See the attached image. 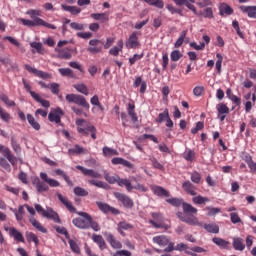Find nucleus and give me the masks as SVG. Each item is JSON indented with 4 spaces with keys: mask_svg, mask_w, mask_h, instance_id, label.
<instances>
[{
    "mask_svg": "<svg viewBox=\"0 0 256 256\" xmlns=\"http://www.w3.org/2000/svg\"><path fill=\"white\" fill-rule=\"evenodd\" d=\"M182 209L183 212L176 213V216L178 217V219H180V221H182L183 223H187V225H199V219L194 216L197 215V208L193 207V205L187 202H182Z\"/></svg>",
    "mask_w": 256,
    "mask_h": 256,
    "instance_id": "nucleus-1",
    "label": "nucleus"
},
{
    "mask_svg": "<svg viewBox=\"0 0 256 256\" xmlns=\"http://www.w3.org/2000/svg\"><path fill=\"white\" fill-rule=\"evenodd\" d=\"M104 179L110 185H115V183H117L119 187H125L128 193H131V189H133V184H131V180L127 178H120L118 175L111 176L107 171H104Z\"/></svg>",
    "mask_w": 256,
    "mask_h": 256,
    "instance_id": "nucleus-2",
    "label": "nucleus"
},
{
    "mask_svg": "<svg viewBox=\"0 0 256 256\" xmlns=\"http://www.w3.org/2000/svg\"><path fill=\"white\" fill-rule=\"evenodd\" d=\"M77 131L84 137H89V133L92 139H97V128L91 124H85V119L76 120Z\"/></svg>",
    "mask_w": 256,
    "mask_h": 256,
    "instance_id": "nucleus-3",
    "label": "nucleus"
},
{
    "mask_svg": "<svg viewBox=\"0 0 256 256\" xmlns=\"http://www.w3.org/2000/svg\"><path fill=\"white\" fill-rule=\"evenodd\" d=\"M20 21L25 27H46L47 29H57V26L46 22L41 18H34V20H27L25 18H21Z\"/></svg>",
    "mask_w": 256,
    "mask_h": 256,
    "instance_id": "nucleus-4",
    "label": "nucleus"
},
{
    "mask_svg": "<svg viewBox=\"0 0 256 256\" xmlns=\"http://www.w3.org/2000/svg\"><path fill=\"white\" fill-rule=\"evenodd\" d=\"M0 153L3 155V157H5V159H7L12 167H15V165H17V161H19V158L13 155V152H11V149H9V147L0 144Z\"/></svg>",
    "mask_w": 256,
    "mask_h": 256,
    "instance_id": "nucleus-5",
    "label": "nucleus"
},
{
    "mask_svg": "<svg viewBox=\"0 0 256 256\" xmlns=\"http://www.w3.org/2000/svg\"><path fill=\"white\" fill-rule=\"evenodd\" d=\"M90 47L87 48V51L89 53H92V55H97V53H103V45L104 42L99 39H92L89 41Z\"/></svg>",
    "mask_w": 256,
    "mask_h": 256,
    "instance_id": "nucleus-6",
    "label": "nucleus"
},
{
    "mask_svg": "<svg viewBox=\"0 0 256 256\" xmlns=\"http://www.w3.org/2000/svg\"><path fill=\"white\" fill-rule=\"evenodd\" d=\"M113 195L124 207H126V209H131L133 207V200L127 194L114 192Z\"/></svg>",
    "mask_w": 256,
    "mask_h": 256,
    "instance_id": "nucleus-7",
    "label": "nucleus"
},
{
    "mask_svg": "<svg viewBox=\"0 0 256 256\" xmlns=\"http://www.w3.org/2000/svg\"><path fill=\"white\" fill-rule=\"evenodd\" d=\"M63 115H65V112H63L62 109L58 107L51 110L48 115V119L49 121H51V123H56L59 125V123H61V117H63Z\"/></svg>",
    "mask_w": 256,
    "mask_h": 256,
    "instance_id": "nucleus-8",
    "label": "nucleus"
},
{
    "mask_svg": "<svg viewBox=\"0 0 256 256\" xmlns=\"http://www.w3.org/2000/svg\"><path fill=\"white\" fill-rule=\"evenodd\" d=\"M96 205L102 213H111L112 215H119V209L111 207V205L103 202H96Z\"/></svg>",
    "mask_w": 256,
    "mask_h": 256,
    "instance_id": "nucleus-9",
    "label": "nucleus"
},
{
    "mask_svg": "<svg viewBox=\"0 0 256 256\" xmlns=\"http://www.w3.org/2000/svg\"><path fill=\"white\" fill-rule=\"evenodd\" d=\"M76 169H78V171H81V173H83V175H85L86 177H92V179H101L103 177L101 174H99V172L93 169H87L81 165H77Z\"/></svg>",
    "mask_w": 256,
    "mask_h": 256,
    "instance_id": "nucleus-10",
    "label": "nucleus"
},
{
    "mask_svg": "<svg viewBox=\"0 0 256 256\" xmlns=\"http://www.w3.org/2000/svg\"><path fill=\"white\" fill-rule=\"evenodd\" d=\"M24 68L26 69V71H28L29 73H33L36 75V77H40V79H51V74L47 73V72H43L41 70H38L37 68H33L31 67V65L29 64H25Z\"/></svg>",
    "mask_w": 256,
    "mask_h": 256,
    "instance_id": "nucleus-11",
    "label": "nucleus"
},
{
    "mask_svg": "<svg viewBox=\"0 0 256 256\" xmlns=\"http://www.w3.org/2000/svg\"><path fill=\"white\" fill-rule=\"evenodd\" d=\"M78 215L80 217H83L86 221H88L89 227L93 229V231H101V227L99 226V223L95 222L91 215L87 212H78Z\"/></svg>",
    "mask_w": 256,
    "mask_h": 256,
    "instance_id": "nucleus-12",
    "label": "nucleus"
},
{
    "mask_svg": "<svg viewBox=\"0 0 256 256\" xmlns=\"http://www.w3.org/2000/svg\"><path fill=\"white\" fill-rule=\"evenodd\" d=\"M43 217L61 225V218L59 217V214L52 208H47L46 212H43Z\"/></svg>",
    "mask_w": 256,
    "mask_h": 256,
    "instance_id": "nucleus-13",
    "label": "nucleus"
},
{
    "mask_svg": "<svg viewBox=\"0 0 256 256\" xmlns=\"http://www.w3.org/2000/svg\"><path fill=\"white\" fill-rule=\"evenodd\" d=\"M182 189L187 193V195H191L192 197L197 196V187L189 180L182 183Z\"/></svg>",
    "mask_w": 256,
    "mask_h": 256,
    "instance_id": "nucleus-14",
    "label": "nucleus"
},
{
    "mask_svg": "<svg viewBox=\"0 0 256 256\" xmlns=\"http://www.w3.org/2000/svg\"><path fill=\"white\" fill-rule=\"evenodd\" d=\"M139 32H132L131 35L129 36L128 42L126 44L129 49H137V47L141 46V43H139Z\"/></svg>",
    "mask_w": 256,
    "mask_h": 256,
    "instance_id": "nucleus-15",
    "label": "nucleus"
},
{
    "mask_svg": "<svg viewBox=\"0 0 256 256\" xmlns=\"http://www.w3.org/2000/svg\"><path fill=\"white\" fill-rule=\"evenodd\" d=\"M57 197H58L59 201L66 207V209H68V211L70 213H77V208H75V206H73V203L71 201H69V199L67 197H64L61 194H57Z\"/></svg>",
    "mask_w": 256,
    "mask_h": 256,
    "instance_id": "nucleus-16",
    "label": "nucleus"
},
{
    "mask_svg": "<svg viewBox=\"0 0 256 256\" xmlns=\"http://www.w3.org/2000/svg\"><path fill=\"white\" fill-rule=\"evenodd\" d=\"M105 237H106V241H108L110 243V246L112 247V249H122L123 248V244L121 243V241L115 239V236L113 234L106 233Z\"/></svg>",
    "mask_w": 256,
    "mask_h": 256,
    "instance_id": "nucleus-17",
    "label": "nucleus"
},
{
    "mask_svg": "<svg viewBox=\"0 0 256 256\" xmlns=\"http://www.w3.org/2000/svg\"><path fill=\"white\" fill-rule=\"evenodd\" d=\"M5 231H9L10 237H14L15 241L25 243V238L23 237V234L19 232V230H17L15 227L5 228Z\"/></svg>",
    "mask_w": 256,
    "mask_h": 256,
    "instance_id": "nucleus-18",
    "label": "nucleus"
},
{
    "mask_svg": "<svg viewBox=\"0 0 256 256\" xmlns=\"http://www.w3.org/2000/svg\"><path fill=\"white\" fill-rule=\"evenodd\" d=\"M216 109L218 111V119L225 121V118L229 115V108L225 104L220 103L217 104Z\"/></svg>",
    "mask_w": 256,
    "mask_h": 256,
    "instance_id": "nucleus-19",
    "label": "nucleus"
},
{
    "mask_svg": "<svg viewBox=\"0 0 256 256\" xmlns=\"http://www.w3.org/2000/svg\"><path fill=\"white\" fill-rule=\"evenodd\" d=\"M234 13V10L231 6H229V4L223 2V3H220V6H219V15L221 17H225V15L229 16V15H233Z\"/></svg>",
    "mask_w": 256,
    "mask_h": 256,
    "instance_id": "nucleus-20",
    "label": "nucleus"
},
{
    "mask_svg": "<svg viewBox=\"0 0 256 256\" xmlns=\"http://www.w3.org/2000/svg\"><path fill=\"white\" fill-rule=\"evenodd\" d=\"M242 13H246L250 19H256V6H239Z\"/></svg>",
    "mask_w": 256,
    "mask_h": 256,
    "instance_id": "nucleus-21",
    "label": "nucleus"
},
{
    "mask_svg": "<svg viewBox=\"0 0 256 256\" xmlns=\"http://www.w3.org/2000/svg\"><path fill=\"white\" fill-rule=\"evenodd\" d=\"M66 100L68 103H76V105H81L82 107L89 109V103H87V100H85L84 97H66Z\"/></svg>",
    "mask_w": 256,
    "mask_h": 256,
    "instance_id": "nucleus-22",
    "label": "nucleus"
},
{
    "mask_svg": "<svg viewBox=\"0 0 256 256\" xmlns=\"http://www.w3.org/2000/svg\"><path fill=\"white\" fill-rule=\"evenodd\" d=\"M151 191L154 193V195H157V197H169V191H167L165 188L161 186H151Z\"/></svg>",
    "mask_w": 256,
    "mask_h": 256,
    "instance_id": "nucleus-23",
    "label": "nucleus"
},
{
    "mask_svg": "<svg viewBox=\"0 0 256 256\" xmlns=\"http://www.w3.org/2000/svg\"><path fill=\"white\" fill-rule=\"evenodd\" d=\"M232 246L235 251H245V242L241 237H234Z\"/></svg>",
    "mask_w": 256,
    "mask_h": 256,
    "instance_id": "nucleus-24",
    "label": "nucleus"
},
{
    "mask_svg": "<svg viewBox=\"0 0 256 256\" xmlns=\"http://www.w3.org/2000/svg\"><path fill=\"white\" fill-rule=\"evenodd\" d=\"M111 163L112 165H123V167H127L128 169H133V163L120 157L113 158L111 160Z\"/></svg>",
    "mask_w": 256,
    "mask_h": 256,
    "instance_id": "nucleus-25",
    "label": "nucleus"
},
{
    "mask_svg": "<svg viewBox=\"0 0 256 256\" xmlns=\"http://www.w3.org/2000/svg\"><path fill=\"white\" fill-rule=\"evenodd\" d=\"M72 223L78 229H89V221L84 220L83 218H74Z\"/></svg>",
    "mask_w": 256,
    "mask_h": 256,
    "instance_id": "nucleus-26",
    "label": "nucleus"
},
{
    "mask_svg": "<svg viewBox=\"0 0 256 256\" xmlns=\"http://www.w3.org/2000/svg\"><path fill=\"white\" fill-rule=\"evenodd\" d=\"M39 85H41V87H44L45 89H50L51 93H53V95H59V84L58 83H50V84H45V82L40 81Z\"/></svg>",
    "mask_w": 256,
    "mask_h": 256,
    "instance_id": "nucleus-27",
    "label": "nucleus"
},
{
    "mask_svg": "<svg viewBox=\"0 0 256 256\" xmlns=\"http://www.w3.org/2000/svg\"><path fill=\"white\" fill-rule=\"evenodd\" d=\"M129 229H133V226L131 223H128L127 221H121L118 223V233H120L122 237H125L124 231H129Z\"/></svg>",
    "mask_w": 256,
    "mask_h": 256,
    "instance_id": "nucleus-28",
    "label": "nucleus"
},
{
    "mask_svg": "<svg viewBox=\"0 0 256 256\" xmlns=\"http://www.w3.org/2000/svg\"><path fill=\"white\" fill-rule=\"evenodd\" d=\"M33 184L35 185L38 193H44L45 191H49V186H47V184H45V182H42L39 178H35Z\"/></svg>",
    "mask_w": 256,
    "mask_h": 256,
    "instance_id": "nucleus-29",
    "label": "nucleus"
},
{
    "mask_svg": "<svg viewBox=\"0 0 256 256\" xmlns=\"http://www.w3.org/2000/svg\"><path fill=\"white\" fill-rule=\"evenodd\" d=\"M92 241L96 243L99 246V249L103 251V249H107V243H105V239H103V236L94 234L92 235Z\"/></svg>",
    "mask_w": 256,
    "mask_h": 256,
    "instance_id": "nucleus-30",
    "label": "nucleus"
},
{
    "mask_svg": "<svg viewBox=\"0 0 256 256\" xmlns=\"http://www.w3.org/2000/svg\"><path fill=\"white\" fill-rule=\"evenodd\" d=\"M153 241L160 247H167V245H169V238H167L165 235L156 236L153 238Z\"/></svg>",
    "mask_w": 256,
    "mask_h": 256,
    "instance_id": "nucleus-31",
    "label": "nucleus"
},
{
    "mask_svg": "<svg viewBox=\"0 0 256 256\" xmlns=\"http://www.w3.org/2000/svg\"><path fill=\"white\" fill-rule=\"evenodd\" d=\"M73 55L71 54V48H64L58 50V59H71Z\"/></svg>",
    "mask_w": 256,
    "mask_h": 256,
    "instance_id": "nucleus-32",
    "label": "nucleus"
},
{
    "mask_svg": "<svg viewBox=\"0 0 256 256\" xmlns=\"http://www.w3.org/2000/svg\"><path fill=\"white\" fill-rule=\"evenodd\" d=\"M29 221L37 231H40V233H47V228H44L41 222L37 221L35 217H31Z\"/></svg>",
    "mask_w": 256,
    "mask_h": 256,
    "instance_id": "nucleus-33",
    "label": "nucleus"
},
{
    "mask_svg": "<svg viewBox=\"0 0 256 256\" xmlns=\"http://www.w3.org/2000/svg\"><path fill=\"white\" fill-rule=\"evenodd\" d=\"M90 17L95 21H101V23H107L109 21V16L106 13H92Z\"/></svg>",
    "mask_w": 256,
    "mask_h": 256,
    "instance_id": "nucleus-34",
    "label": "nucleus"
},
{
    "mask_svg": "<svg viewBox=\"0 0 256 256\" xmlns=\"http://www.w3.org/2000/svg\"><path fill=\"white\" fill-rule=\"evenodd\" d=\"M88 183H89V185L98 187V189H108L109 188V184H107L103 181L95 180V179H89Z\"/></svg>",
    "mask_w": 256,
    "mask_h": 256,
    "instance_id": "nucleus-35",
    "label": "nucleus"
},
{
    "mask_svg": "<svg viewBox=\"0 0 256 256\" xmlns=\"http://www.w3.org/2000/svg\"><path fill=\"white\" fill-rule=\"evenodd\" d=\"M212 241L213 243H215V245H217L218 247H221V249H227V247H229V241H226L223 238L214 237Z\"/></svg>",
    "mask_w": 256,
    "mask_h": 256,
    "instance_id": "nucleus-36",
    "label": "nucleus"
},
{
    "mask_svg": "<svg viewBox=\"0 0 256 256\" xmlns=\"http://www.w3.org/2000/svg\"><path fill=\"white\" fill-rule=\"evenodd\" d=\"M68 243L73 253H75L76 255H81V248L79 247V244H77L75 240L69 239Z\"/></svg>",
    "mask_w": 256,
    "mask_h": 256,
    "instance_id": "nucleus-37",
    "label": "nucleus"
},
{
    "mask_svg": "<svg viewBox=\"0 0 256 256\" xmlns=\"http://www.w3.org/2000/svg\"><path fill=\"white\" fill-rule=\"evenodd\" d=\"M192 202L194 205H205V203H209V198L198 195L192 198Z\"/></svg>",
    "mask_w": 256,
    "mask_h": 256,
    "instance_id": "nucleus-38",
    "label": "nucleus"
},
{
    "mask_svg": "<svg viewBox=\"0 0 256 256\" xmlns=\"http://www.w3.org/2000/svg\"><path fill=\"white\" fill-rule=\"evenodd\" d=\"M119 51H123V40H120L118 42V47L114 46L110 49L109 53L110 55H113L114 57L119 56Z\"/></svg>",
    "mask_w": 256,
    "mask_h": 256,
    "instance_id": "nucleus-39",
    "label": "nucleus"
},
{
    "mask_svg": "<svg viewBox=\"0 0 256 256\" xmlns=\"http://www.w3.org/2000/svg\"><path fill=\"white\" fill-rule=\"evenodd\" d=\"M27 120H28V123L31 125V127L35 129V131H39V129H41V125L39 124V122L35 120V117H33V115L28 114Z\"/></svg>",
    "mask_w": 256,
    "mask_h": 256,
    "instance_id": "nucleus-40",
    "label": "nucleus"
},
{
    "mask_svg": "<svg viewBox=\"0 0 256 256\" xmlns=\"http://www.w3.org/2000/svg\"><path fill=\"white\" fill-rule=\"evenodd\" d=\"M204 229L208 233H214L217 234L219 233V225L212 223V224H204Z\"/></svg>",
    "mask_w": 256,
    "mask_h": 256,
    "instance_id": "nucleus-41",
    "label": "nucleus"
},
{
    "mask_svg": "<svg viewBox=\"0 0 256 256\" xmlns=\"http://www.w3.org/2000/svg\"><path fill=\"white\" fill-rule=\"evenodd\" d=\"M55 174L59 177H63L64 181H66L68 185H73V182H71V178L67 175V173H65V171L61 169H56Z\"/></svg>",
    "mask_w": 256,
    "mask_h": 256,
    "instance_id": "nucleus-42",
    "label": "nucleus"
},
{
    "mask_svg": "<svg viewBox=\"0 0 256 256\" xmlns=\"http://www.w3.org/2000/svg\"><path fill=\"white\" fill-rule=\"evenodd\" d=\"M166 203H169V205H172V207H181V205H183V199L168 198V199H166Z\"/></svg>",
    "mask_w": 256,
    "mask_h": 256,
    "instance_id": "nucleus-43",
    "label": "nucleus"
},
{
    "mask_svg": "<svg viewBox=\"0 0 256 256\" xmlns=\"http://www.w3.org/2000/svg\"><path fill=\"white\" fill-rule=\"evenodd\" d=\"M169 118V109H165L164 112L160 113L155 120L156 123H163L164 121H167Z\"/></svg>",
    "mask_w": 256,
    "mask_h": 256,
    "instance_id": "nucleus-44",
    "label": "nucleus"
},
{
    "mask_svg": "<svg viewBox=\"0 0 256 256\" xmlns=\"http://www.w3.org/2000/svg\"><path fill=\"white\" fill-rule=\"evenodd\" d=\"M73 192L77 197H87V195H89V192L86 189L79 186L75 187Z\"/></svg>",
    "mask_w": 256,
    "mask_h": 256,
    "instance_id": "nucleus-45",
    "label": "nucleus"
},
{
    "mask_svg": "<svg viewBox=\"0 0 256 256\" xmlns=\"http://www.w3.org/2000/svg\"><path fill=\"white\" fill-rule=\"evenodd\" d=\"M185 37H187V30L182 31L180 34V37L175 42L174 47L176 49H179V47H181V45H183V42L185 41Z\"/></svg>",
    "mask_w": 256,
    "mask_h": 256,
    "instance_id": "nucleus-46",
    "label": "nucleus"
},
{
    "mask_svg": "<svg viewBox=\"0 0 256 256\" xmlns=\"http://www.w3.org/2000/svg\"><path fill=\"white\" fill-rule=\"evenodd\" d=\"M11 147L16 155H21V145L17 143L14 137L11 138Z\"/></svg>",
    "mask_w": 256,
    "mask_h": 256,
    "instance_id": "nucleus-47",
    "label": "nucleus"
},
{
    "mask_svg": "<svg viewBox=\"0 0 256 256\" xmlns=\"http://www.w3.org/2000/svg\"><path fill=\"white\" fill-rule=\"evenodd\" d=\"M103 155L105 157H113L115 155H119V152L115 149H112L106 146L103 148Z\"/></svg>",
    "mask_w": 256,
    "mask_h": 256,
    "instance_id": "nucleus-48",
    "label": "nucleus"
},
{
    "mask_svg": "<svg viewBox=\"0 0 256 256\" xmlns=\"http://www.w3.org/2000/svg\"><path fill=\"white\" fill-rule=\"evenodd\" d=\"M30 47H32V49H36L37 53L40 55H43L45 51V48H43V44L41 42H32L30 43Z\"/></svg>",
    "mask_w": 256,
    "mask_h": 256,
    "instance_id": "nucleus-49",
    "label": "nucleus"
},
{
    "mask_svg": "<svg viewBox=\"0 0 256 256\" xmlns=\"http://www.w3.org/2000/svg\"><path fill=\"white\" fill-rule=\"evenodd\" d=\"M190 179L192 183L199 185V183H201V173L193 171L192 173H190Z\"/></svg>",
    "mask_w": 256,
    "mask_h": 256,
    "instance_id": "nucleus-50",
    "label": "nucleus"
},
{
    "mask_svg": "<svg viewBox=\"0 0 256 256\" xmlns=\"http://www.w3.org/2000/svg\"><path fill=\"white\" fill-rule=\"evenodd\" d=\"M0 118L5 123H9L11 121V114H9L7 111L3 109V107L0 106Z\"/></svg>",
    "mask_w": 256,
    "mask_h": 256,
    "instance_id": "nucleus-51",
    "label": "nucleus"
},
{
    "mask_svg": "<svg viewBox=\"0 0 256 256\" xmlns=\"http://www.w3.org/2000/svg\"><path fill=\"white\" fill-rule=\"evenodd\" d=\"M26 238L27 241H29V243L33 242L35 243V245H39V238L37 237V235L33 232H28L26 234Z\"/></svg>",
    "mask_w": 256,
    "mask_h": 256,
    "instance_id": "nucleus-52",
    "label": "nucleus"
},
{
    "mask_svg": "<svg viewBox=\"0 0 256 256\" xmlns=\"http://www.w3.org/2000/svg\"><path fill=\"white\" fill-rule=\"evenodd\" d=\"M183 57V53L179 50H173L170 54L171 61L177 62Z\"/></svg>",
    "mask_w": 256,
    "mask_h": 256,
    "instance_id": "nucleus-53",
    "label": "nucleus"
},
{
    "mask_svg": "<svg viewBox=\"0 0 256 256\" xmlns=\"http://www.w3.org/2000/svg\"><path fill=\"white\" fill-rule=\"evenodd\" d=\"M183 158H184L186 161L193 162V161L195 160V151H193V150H188V151L184 152Z\"/></svg>",
    "mask_w": 256,
    "mask_h": 256,
    "instance_id": "nucleus-54",
    "label": "nucleus"
},
{
    "mask_svg": "<svg viewBox=\"0 0 256 256\" xmlns=\"http://www.w3.org/2000/svg\"><path fill=\"white\" fill-rule=\"evenodd\" d=\"M74 87L79 93H82V95H89V89L85 84H76Z\"/></svg>",
    "mask_w": 256,
    "mask_h": 256,
    "instance_id": "nucleus-55",
    "label": "nucleus"
},
{
    "mask_svg": "<svg viewBox=\"0 0 256 256\" xmlns=\"http://www.w3.org/2000/svg\"><path fill=\"white\" fill-rule=\"evenodd\" d=\"M15 217L17 221L23 220V215H25V208L24 206H19L18 211L14 210Z\"/></svg>",
    "mask_w": 256,
    "mask_h": 256,
    "instance_id": "nucleus-56",
    "label": "nucleus"
},
{
    "mask_svg": "<svg viewBox=\"0 0 256 256\" xmlns=\"http://www.w3.org/2000/svg\"><path fill=\"white\" fill-rule=\"evenodd\" d=\"M150 161H151L152 167H154V169H159L160 171H163V169H165L163 164H161L159 161H157V158L150 157Z\"/></svg>",
    "mask_w": 256,
    "mask_h": 256,
    "instance_id": "nucleus-57",
    "label": "nucleus"
},
{
    "mask_svg": "<svg viewBox=\"0 0 256 256\" xmlns=\"http://www.w3.org/2000/svg\"><path fill=\"white\" fill-rule=\"evenodd\" d=\"M206 210L208 211V217H215V215H218V213H221V208H213V207L207 206Z\"/></svg>",
    "mask_w": 256,
    "mask_h": 256,
    "instance_id": "nucleus-58",
    "label": "nucleus"
},
{
    "mask_svg": "<svg viewBox=\"0 0 256 256\" xmlns=\"http://www.w3.org/2000/svg\"><path fill=\"white\" fill-rule=\"evenodd\" d=\"M58 71H59L60 75H62V77L73 76V70H71V68H59Z\"/></svg>",
    "mask_w": 256,
    "mask_h": 256,
    "instance_id": "nucleus-59",
    "label": "nucleus"
},
{
    "mask_svg": "<svg viewBox=\"0 0 256 256\" xmlns=\"http://www.w3.org/2000/svg\"><path fill=\"white\" fill-rule=\"evenodd\" d=\"M203 17L206 19H213L215 16L213 15V8L207 7L203 10Z\"/></svg>",
    "mask_w": 256,
    "mask_h": 256,
    "instance_id": "nucleus-60",
    "label": "nucleus"
},
{
    "mask_svg": "<svg viewBox=\"0 0 256 256\" xmlns=\"http://www.w3.org/2000/svg\"><path fill=\"white\" fill-rule=\"evenodd\" d=\"M70 27L71 29H74V31H83L85 29V24L71 22Z\"/></svg>",
    "mask_w": 256,
    "mask_h": 256,
    "instance_id": "nucleus-61",
    "label": "nucleus"
},
{
    "mask_svg": "<svg viewBox=\"0 0 256 256\" xmlns=\"http://www.w3.org/2000/svg\"><path fill=\"white\" fill-rule=\"evenodd\" d=\"M217 61H216V70L218 73H221V65L223 64V56L219 53L216 54Z\"/></svg>",
    "mask_w": 256,
    "mask_h": 256,
    "instance_id": "nucleus-62",
    "label": "nucleus"
},
{
    "mask_svg": "<svg viewBox=\"0 0 256 256\" xmlns=\"http://www.w3.org/2000/svg\"><path fill=\"white\" fill-rule=\"evenodd\" d=\"M230 219L234 225H236V223H241V217L235 212L230 213Z\"/></svg>",
    "mask_w": 256,
    "mask_h": 256,
    "instance_id": "nucleus-63",
    "label": "nucleus"
},
{
    "mask_svg": "<svg viewBox=\"0 0 256 256\" xmlns=\"http://www.w3.org/2000/svg\"><path fill=\"white\" fill-rule=\"evenodd\" d=\"M131 252L129 250H120L114 253L113 256H131Z\"/></svg>",
    "mask_w": 256,
    "mask_h": 256,
    "instance_id": "nucleus-64",
    "label": "nucleus"
}]
</instances>
